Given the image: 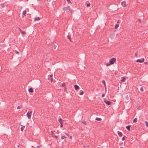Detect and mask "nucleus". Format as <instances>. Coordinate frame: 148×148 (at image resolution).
<instances>
[{"instance_id": "obj_10", "label": "nucleus", "mask_w": 148, "mask_h": 148, "mask_svg": "<svg viewBox=\"0 0 148 148\" xmlns=\"http://www.w3.org/2000/svg\"><path fill=\"white\" fill-rule=\"evenodd\" d=\"M26 10H24L23 12V15L22 16V18H24L26 14Z\"/></svg>"}, {"instance_id": "obj_9", "label": "nucleus", "mask_w": 148, "mask_h": 148, "mask_svg": "<svg viewBox=\"0 0 148 148\" xmlns=\"http://www.w3.org/2000/svg\"><path fill=\"white\" fill-rule=\"evenodd\" d=\"M121 81L122 82H124L125 80H126V78L125 77H122L121 78Z\"/></svg>"}, {"instance_id": "obj_18", "label": "nucleus", "mask_w": 148, "mask_h": 148, "mask_svg": "<svg viewBox=\"0 0 148 148\" xmlns=\"http://www.w3.org/2000/svg\"><path fill=\"white\" fill-rule=\"evenodd\" d=\"M95 120L97 121H99L101 120V118H96Z\"/></svg>"}, {"instance_id": "obj_15", "label": "nucleus", "mask_w": 148, "mask_h": 148, "mask_svg": "<svg viewBox=\"0 0 148 148\" xmlns=\"http://www.w3.org/2000/svg\"><path fill=\"white\" fill-rule=\"evenodd\" d=\"M53 48L54 49H56L58 48V47L56 45H54L53 46Z\"/></svg>"}, {"instance_id": "obj_25", "label": "nucleus", "mask_w": 148, "mask_h": 148, "mask_svg": "<svg viewBox=\"0 0 148 148\" xmlns=\"http://www.w3.org/2000/svg\"><path fill=\"white\" fill-rule=\"evenodd\" d=\"M22 33V34H26V32H25L22 31L21 32Z\"/></svg>"}, {"instance_id": "obj_29", "label": "nucleus", "mask_w": 148, "mask_h": 148, "mask_svg": "<svg viewBox=\"0 0 148 148\" xmlns=\"http://www.w3.org/2000/svg\"><path fill=\"white\" fill-rule=\"evenodd\" d=\"M66 137H65V136H62L61 137V139H64V138H66Z\"/></svg>"}, {"instance_id": "obj_19", "label": "nucleus", "mask_w": 148, "mask_h": 148, "mask_svg": "<svg viewBox=\"0 0 148 148\" xmlns=\"http://www.w3.org/2000/svg\"><path fill=\"white\" fill-rule=\"evenodd\" d=\"M80 92L79 93V94L80 95H82L83 94L84 92L83 91H80Z\"/></svg>"}, {"instance_id": "obj_31", "label": "nucleus", "mask_w": 148, "mask_h": 148, "mask_svg": "<svg viewBox=\"0 0 148 148\" xmlns=\"http://www.w3.org/2000/svg\"><path fill=\"white\" fill-rule=\"evenodd\" d=\"M41 147H42V145H39V146H37V148H40Z\"/></svg>"}, {"instance_id": "obj_34", "label": "nucleus", "mask_w": 148, "mask_h": 148, "mask_svg": "<svg viewBox=\"0 0 148 148\" xmlns=\"http://www.w3.org/2000/svg\"><path fill=\"white\" fill-rule=\"evenodd\" d=\"M15 52L16 53V54H18L19 53V52L18 51H15Z\"/></svg>"}, {"instance_id": "obj_2", "label": "nucleus", "mask_w": 148, "mask_h": 148, "mask_svg": "<svg viewBox=\"0 0 148 148\" xmlns=\"http://www.w3.org/2000/svg\"><path fill=\"white\" fill-rule=\"evenodd\" d=\"M32 113V111H30L29 112H28L27 114V115L29 119H30L31 117V114Z\"/></svg>"}, {"instance_id": "obj_7", "label": "nucleus", "mask_w": 148, "mask_h": 148, "mask_svg": "<svg viewBox=\"0 0 148 148\" xmlns=\"http://www.w3.org/2000/svg\"><path fill=\"white\" fill-rule=\"evenodd\" d=\"M104 102L108 105H110L111 103V102L109 101H104Z\"/></svg>"}, {"instance_id": "obj_32", "label": "nucleus", "mask_w": 148, "mask_h": 148, "mask_svg": "<svg viewBox=\"0 0 148 148\" xmlns=\"http://www.w3.org/2000/svg\"><path fill=\"white\" fill-rule=\"evenodd\" d=\"M125 136H124V137H123V138H122V140H124Z\"/></svg>"}, {"instance_id": "obj_43", "label": "nucleus", "mask_w": 148, "mask_h": 148, "mask_svg": "<svg viewBox=\"0 0 148 148\" xmlns=\"http://www.w3.org/2000/svg\"><path fill=\"white\" fill-rule=\"evenodd\" d=\"M66 90V88L65 87L64 88V91Z\"/></svg>"}, {"instance_id": "obj_26", "label": "nucleus", "mask_w": 148, "mask_h": 148, "mask_svg": "<svg viewBox=\"0 0 148 148\" xmlns=\"http://www.w3.org/2000/svg\"><path fill=\"white\" fill-rule=\"evenodd\" d=\"M140 90H141L142 92H143V91H144V90H143V87H142L140 88Z\"/></svg>"}, {"instance_id": "obj_37", "label": "nucleus", "mask_w": 148, "mask_h": 148, "mask_svg": "<svg viewBox=\"0 0 148 148\" xmlns=\"http://www.w3.org/2000/svg\"><path fill=\"white\" fill-rule=\"evenodd\" d=\"M69 137V138L70 139H71L72 138V137L71 136H68Z\"/></svg>"}, {"instance_id": "obj_22", "label": "nucleus", "mask_w": 148, "mask_h": 148, "mask_svg": "<svg viewBox=\"0 0 148 148\" xmlns=\"http://www.w3.org/2000/svg\"><path fill=\"white\" fill-rule=\"evenodd\" d=\"M22 108V106L21 105L19 106H18L17 107V109H19L21 108Z\"/></svg>"}, {"instance_id": "obj_44", "label": "nucleus", "mask_w": 148, "mask_h": 148, "mask_svg": "<svg viewBox=\"0 0 148 148\" xmlns=\"http://www.w3.org/2000/svg\"><path fill=\"white\" fill-rule=\"evenodd\" d=\"M19 145H18L17 146V147L18 148L19 147Z\"/></svg>"}, {"instance_id": "obj_39", "label": "nucleus", "mask_w": 148, "mask_h": 148, "mask_svg": "<svg viewBox=\"0 0 148 148\" xmlns=\"http://www.w3.org/2000/svg\"><path fill=\"white\" fill-rule=\"evenodd\" d=\"M105 95V94H103L102 95V97H103Z\"/></svg>"}, {"instance_id": "obj_33", "label": "nucleus", "mask_w": 148, "mask_h": 148, "mask_svg": "<svg viewBox=\"0 0 148 148\" xmlns=\"http://www.w3.org/2000/svg\"><path fill=\"white\" fill-rule=\"evenodd\" d=\"M53 137H54L56 138H57L58 137V136H53Z\"/></svg>"}, {"instance_id": "obj_11", "label": "nucleus", "mask_w": 148, "mask_h": 148, "mask_svg": "<svg viewBox=\"0 0 148 148\" xmlns=\"http://www.w3.org/2000/svg\"><path fill=\"white\" fill-rule=\"evenodd\" d=\"M118 135L119 136H120V137H121L122 135H123V134L121 132H119V131H118Z\"/></svg>"}, {"instance_id": "obj_42", "label": "nucleus", "mask_w": 148, "mask_h": 148, "mask_svg": "<svg viewBox=\"0 0 148 148\" xmlns=\"http://www.w3.org/2000/svg\"><path fill=\"white\" fill-rule=\"evenodd\" d=\"M19 30H20V32H21L22 30L19 28H18Z\"/></svg>"}, {"instance_id": "obj_8", "label": "nucleus", "mask_w": 148, "mask_h": 148, "mask_svg": "<svg viewBox=\"0 0 148 148\" xmlns=\"http://www.w3.org/2000/svg\"><path fill=\"white\" fill-rule=\"evenodd\" d=\"M75 89V90H77L79 88V87L77 85H75L74 86Z\"/></svg>"}, {"instance_id": "obj_23", "label": "nucleus", "mask_w": 148, "mask_h": 148, "mask_svg": "<svg viewBox=\"0 0 148 148\" xmlns=\"http://www.w3.org/2000/svg\"><path fill=\"white\" fill-rule=\"evenodd\" d=\"M23 127H21V131H23V130H24V128H23V127H25V126H22Z\"/></svg>"}, {"instance_id": "obj_16", "label": "nucleus", "mask_w": 148, "mask_h": 148, "mask_svg": "<svg viewBox=\"0 0 148 148\" xmlns=\"http://www.w3.org/2000/svg\"><path fill=\"white\" fill-rule=\"evenodd\" d=\"M102 82L104 84V86L105 87V88L106 89V82H105V81L104 80H103L102 81Z\"/></svg>"}, {"instance_id": "obj_28", "label": "nucleus", "mask_w": 148, "mask_h": 148, "mask_svg": "<svg viewBox=\"0 0 148 148\" xmlns=\"http://www.w3.org/2000/svg\"><path fill=\"white\" fill-rule=\"evenodd\" d=\"M145 123L146 124L147 126L148 127V122H147V121H145Z\"/></svg>"}, {"instance_id": "obj_35", "label": "nucleus", "mask_w": 148, "mask_h": 148, "mask_svg": "<svg viewBox=\"0 0 148 148\" xmlns=\"http://www.w3.org/2000/svg\"><path fill=\"white\" fill-rule=\"evenodd\" d=\"M65 134L67 136H69V134H68V133H65Z\"/></svg>"}, {"instance_id": "obj_14", "label": "nucleus", "mask_w": 148, "mask_h": 148, "mask_svg": "<svg viewBox=\"0 0 148 148\" xmlns=\"http://www.w3.org/2000/svg\"><path fill=\"white\" fill-rule=\"evenodd\" d=\"M28 91L29 92H33L34 91L33 89L32 88H30L28 90Z\"/></svg>"}, {"instance_id": "obj_24", "label": "nucleus", "mask_w": 148, "mask_h": 148, "mask_svg": "<svg viewBox=\"0 0 148 148\" xmlns=\"http://www.w3.org/2000/svg\"><path fill=\"white\" fill-rule=\"evenodd\" d=\"M65 83L64 82L62 84V87H65Z\"/></svg>"}, {"instance_id": "obj_20", "label": "nucleus", "mask_w": 148, "mask_h": 148, "mask_svg": "<svg viewBox=\"0 0 148 148\" xmlns=\"http://www.w3.org/2000/svg\"><path fill=\"white\" fill-rule=\"evenodd\" d=\"M119 26V24H116L115 25V29H116Z\"/></svg>"}, {"instance_id": "obj_21", "label": "nucleus", "mask_w": 148, "mask_h": 148, "mask_svg": "<svg viewBox=\"0 0 148 148\" xmlns=\"http://www.w3.org/2000/svg\"><path fill=\"white\" fill-rule=\"evenodd\" d=\"M67 38L70 41H71V36H67Z\"/></svg>"}, {"instance_id": "obj_4", "label": "nucleus", "mask_w": 148, "mask_h": 148, "mask_svg": "<svg viewBox=\"0 0 148 148\" xmlns=\"http://www.w3.org/2000/svg\"><path fill=\"white\" fill-rule=\"evenodd\" d=\"M145 59L144 58L138 59L136 60V61L137 62H139L140 63H142L144 62Z\"/></svg>"}, {"instance_id": "obj_6", "label": "nucleus", "mask_w": 148, "mask_h": 148, "mask_svg": "<svg viewBox=\"0 0 148 148\" xmlns=\"http://www.w3.org/2000/svg\"><path fill=\"white\" fill-rule=\"evenodd\" d=\"M63 10L65 11H69L70 10V7L69 6L64 7L63 8Z\"/></svg>"}, {"instance_id": "obj_38", "label": "nucleus", "mask_w": 148, "mask_h": 148, "mask_svg": "<svg viewBox=\"0 0 148 148\" xmlns=\"http://www.w3.org/2000/svg\"><path fill=\"white\" fill-rule=\"evenodd\" d=\"M69 3H71V1L70 0H66Z\"/></svg>"}, {"instance_id": "obj_40", "label": "nucleus", "mask_w": 148, "mask_h": 148, "mask_svg": "<svg viewBox=\"0 0 148 148\" xmlns=\"http://www.w3.org/2000/svg\"><path fill=\"white\" fill-rule=\"evenodd\" d=\"M53 81V78H51V81L52 82Z\"/></svg>"}, {"instance_id": "obj_3", "label": "nucleus", "mask_w": 148, "mask_h": 148, "mask_svg": "<svg viewBox=\"0 0 148 148\" xmlns=\"http://www.w3.org/2000/svg\"><path fill=\"white\" fill-rule=\"evenodd\" d=\"M121 5L124 7H126L127 5V4L126 3V2L124 1H123L121 3Z\"/></svg>"}, {"instance_id": "obj_27", "label": "nucleus", "mask_w": 148, "mask_h": 148, "mask_svg": "<svg viewBox=\"0 0 148 148\" xmlns=\"http://www.w3.org/2000/svg\"><path fill=\"white\" fill-rule=\"evenodd\" d=\"M82 123L84 124V125H86V121H83L82 122Z\"/></svg>"}, {"instance_id": "obj_47", "label": "nucleus", "mask_w": 148, "mask_h": 148, "mask_svg": "<svg viewBox=\"0 0 148 148\" xmlns=\"http://www.w3.org/2000/svg\"><path fill=\"white\" fill-rule=\"evenodd\" d=\"M97 148H99V147H97Z\"/></svg>"}, {"instance_id": "obj_1", "label": "nucleus", "mask_w": 148, "mask_h": 148, "mask_svg": "<svg viewBox=\"0 0 148 148\" xmlns=\"http://www.w3.org/2000/svg\"><path fill=\"white\" fill-rule=\"evenodd\" d=\"M116 61V59L115 58H112L109 60V62L110 64H113Z\"/></svg>"}, {"instance_id": "obj_46", "label": "nucleus", "mask_w": 148, "mask_h": 148, "mask_svg": "<svg viewBox=\"0 0 148 148\" xmlns=\"http://www.w3.org/2000/svg\"><path fill=\"white\" fill-rule=\"evenodd\" d=\"M136 55V53L135 54Z\"/></svg>"}, {"instance_id": "obj_45", "label": "nucleus", "mask_w": 148, "mask_h": 148, "mask_svg": "<svg viewBox=\"0 0 148 148\" xmlns=\"http://www.w3.org/2000/svg\"><path fill=\"white\" fill-rule=\"evenodd\" d=\"M120 148H123V147H120Z\"/></svg>"}, {"instance_id": "obj_13", "label": "nucleus", "mask_w": 148, "mask_h": 148, "mask_svg": "<svg viewBox=\"0 0 148 148\" xmlns=\"http://www.w3.org/2000/svg\"><path fill=\"white\" fill-rule=\"evenodd\" d=\"M40 19L39 17H35L34 19L35 21H39L40 20Z\"/></svg>"}, {"instance_id": "obj_17", "label": "nucleus", "mask_w": 148, "mask_h": 148, "mask_svg": "<svg viewBox=\"0 0 148 148\" xmlns=\"http://www.w3.org/2000/svg\"><path fill=\"white\" fill-rule=\"evenodd\" d=\"M137 121V119L136 118H135L133 120V123H136Z\"/></svg>"}, {"instance_id": "obj_12", "label": "nucleus", "mask_w": 148, "mask_h": 148, "mask_svg": "<svg viewBox=\"0 0 148 148\" xmlns=\"http://www.w3.org/2000/svg\"><path fill=\"white\" fill-rule=\"evenodd\" d=\"M131 126V125H128L127 126H126V128L127 129L128 131L130 130V128Z\"/></svg>"}, {"instance_id": "obj_36", "label": "nucleus", "mask_w": 148, "mask_h": 148, "mask_svg": "<svg viewBox=\"0 0 148 148\" xmlns=\"http://www.w3.org/2000/svg\"><path fill=\"white\" fill-rule=\"evenodd\" d=\"M53 131H51V135H53Z\"/></svg>"}, {"instance_id": "obj_30", "label": "nucleus", "mask_w": 148, "mask_h": 148, "mask_svg": "<svg viewBox=\"0 0 148 148\" xmlns=\"http://www.w3.org/2000/svg\"><path fill=\"white\" fill-rule=\"evenodd\" d=\"M90 3L87 4V7H90Z\"/></svg>"}, {"instance_id": "obj_5", "label": "nucleus", "mask_w": 148, "mask_h": 148, "mask_svg": "<svg viewBox=\"0 0 148 148\" xmlns=\"http://www.w3.org/2000/svg\"><path fill=\"white\" fill-rule=\"evenodd\" d=\"M63 120H62V119L60 118V119H58V121L60 123V127H62L63 126Z\"/></svg>"}, {"instance_id": "obj_41", "label": "nucleus", "mask_w": 148, "mask_h": 148, "mask_svg": "<svg viewBox=\"0 0 148 148\" xmlns=\"http://www.w3.org/2000/svg\"><path fill=\"white\" fill-rule=\"evenodd\" d=\"M52 76H53V75L52 74H51L50 75V77H52Z\"/></svg>"}]
</instances>
